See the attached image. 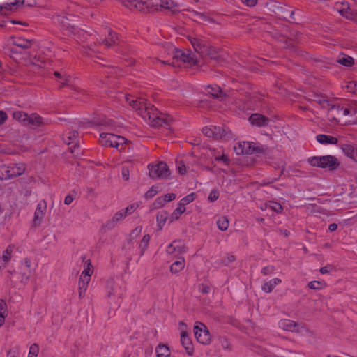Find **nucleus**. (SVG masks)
I'll return each instance as SVG.
<instances>
[{
  "label": "nucleus",
  "instance_id": "f257e3e1",
  "mask_svg": "<svg viewBox=\"0 0 357 357\" xmlns=\"http://www.w3.org/2000/svg\"><path fill=\"white\" fill-rule=\"evenodd\" d=\"M124 98L126 102L151 126L160 127L169 125L172 119L159 112L153 105L148 103L144 98L124 96Z\"/></svg>",
  "mask_w": 357,
  "mask_h": 357
},
{
  "label": "nucleus",
  "instance_id": "f03ea898",
  "mask_svg": "<svg viewBox=\"0 0 357 357\" xmlns=\"http://www.w3.org/2000/svg\"><path fill=\"white\" fill-rule=\"evenodd\" d=\"M125 7L135 8L143 12L166 11L175 15L180 11V5L173 0H160V3L153 4L146 0H118Z\"/></svg>",
  "mask_w": 357,
  "mask_h": 357
},
{
  "label": "nucleus",
  "instance_id": "7ed1b4c3",
  "mask_svg": "<svg viewBox=\"0 0 357 357\" xmlns=\"http://www.w3.org/2000/svg\"><path fill=\"white\" fill-rule=\"evenodd\" d=\"M188 38L195 51L201 57L208 56L215 61H219L220 60L221 55L218 53L217 49L211 47L204 38L192 36H189Z\"/></svg>",
  "mask_w": 357,
  "mask_h": 357
},
{
  "label": "nucleus",
  "instance_id": "20e7f679",
  "mask_svg": "<svg viewBox=\"0 0 357 357\" xmlns=\"http://www.w3.org/2000/svg\"><path fill=\"white\" fill-rule=\"evenodd\" d=\"M167 54L172 55V59L176 62H182L189 66H194L199 63L197 56L191 51L183 52L174 47L172 44H167Z\"/></svg>",
  "mask_w": 357,
  "mask_h": 357
},
{
  "label": "nucleus",
  "instance_id": "39448f33",
  "mask_svg": "<svg viewBox=\"0 0 357 357\" xmlns=\"http://www.w3.org/2000/svg\"><path fill=\"white\" fill-rule=\"evenodd\" d=\"M99 141L102 146L114 147L119 151H122L126 144L123 137L109 132L101 133Z\"/></svg>",
  "mask_w": 357,
  "mask_h": 357
},
{
  "label": "nucleus",
  "instance_id": "423d86ee",
  "mask_svg": "<svg viewBox=\"0 0 357 357\" xmlns=\"http://www.w3.org/2000/svg\"><path fill=\"white\" fill-rule=\"evenodd\" d=\"M149 176L153 179H167L169 178L170 171L167 165L162 161L148 165Z\"/></svg>",
  "mask_w": 357,
  "mask_h": 357
},
{
  "label": "nucleus",
  "instance_id": "0eeeda50",
  "mask_svg": "<svg viewBox=\"0 0 357 357\" xmlns=\"http://www.w3.org/2000/svg\"><path fill=\"white\" fill-rule=\"evenodd\" d=\"M309 163L314 167L335 169L339 165L337 159L332 155L315 156L308 159Z\"/></svg>",
  "mask_w": 357,
  "mask_h": 357
},
{
  "label": "nucleus",
  "instance_id": "6e6552de",
  "mask_svg": "<svg viewBox=\"0 0 357 357\" xmlns=\"http://www.w3.org/2000/svg\"><path fill=\"white\" fill-rule=\"evenodd\" d=\"M194 335L199 343L208 344L211 342V335L207 327L202 322L197 321L193 328Z\"/></svg>",
  "mask_w": 357,
  "mask_h": 357
},
{
  "label": "nucleus",
  "instance_id": "1a4fd4ad",
  "mask_svg": "<svg viewBox=\"0 0 357 357\" xmlns=\"http://www.w3.org/2000/svg\"><path fill=\"white\" fill-rule=\"evenodd\" d=\"M234 151L237 155L252 154L255 152H262L263 147L256 146L254 143L250 142H241L238 143L234 147Z\"/></svg>",
  "mask_w": 357,
  "mask_h": 357
},
{
  "label": "nucleus",
  "instance_id": "9d476101",
  "mask_svg": "<svg viewBox=\"0 0 357 357\" xmlns=\"http://www.w3.org/2000/svg\"><path fill=\"white\" fill-rule=\"evenodd\" d=\"M2 179H9L14 176L22 175L25 171L24 164H15L8 167H2Z\"/></svg>",
  "mask_w": 357,
  "mask_h": 357
},
{
  "label": "nucleus",
  "instance_id": "9b49d317",
  "mask_svg": "<svg viewBox=\"0 0 357 357\" xmlns=\"http://www.w3.org/2000/svg\"><path fill=\"white\" fill-rule=\"evenodd\" d=\"M318 102L321 105L322 107L328 109L329 112H333V110H337V112H342V114L344 116H347L351 112L352 114H356V112L355 109L350 110L348 108H342L340 105H331L328 100L325 99H320L318 100Z\"/></svg>",
  "mask_w": 357,
  "mask_h": 357
},
{
  "label": "nucleus",
  "instance_id": "f8f14e48",
  "mask_svg": "<svg viewBox=\"0 0 357 357\" xmlns=\"http://www.w3.org/2000/svg\"><path fill=\"white\" fill-rule=\"evenodd\" d=\"M187 251L185 244L179 241H174L167 248V252L169 255L183 254Z\"/></svg>",
  "mask_w": 357,
  "mask_h": 357
},
{
  "label": "nucleus",
  "instance_id": "ddd939ff",
  "mask_svg": "<svg viewBox=\"0 0 357 357\" xmlns=\"http://www.w3.org/2000/svg\"><path fill=\"white\" fill-rule=\"evenodd\" d=\"M107 296L109 298L112 296L121 298L124 293L123 289L113 281H110L107 283Z\"/></svg>",
  "mask_w": 357,
  "mask_h": 357
},
{
  "label": "nucleus",
  "instance_id": "4468645a",
  "mask_svg": "<svg viewBox=\"0 0 357 357\" xmlns=\"http://www.w3.org/2000/svg\"><path fill=\"white\" fill-rule=\"evenodd\" d=\"M181 342L187 354L190 356L192 355L194 352V347L187 331L184 330H182V332L181 333Z\"/></svg>",
  "mask_w": 357,
  "mask_h": 357
},
{
  "label": "nucleus",
  "instance_id": "2eb2a0df",
  "mask_svg": "<svg viewBox=\"0 0 357 357\" xmlns=\"http://www.w3.org/2000/svg\"><path fill=\"white\" fill-rule=\"evenodd\" d=\"M279 327L284 331L291 332H299L300 326L294 321L289 319H282L278 323Z\"/></svg>",
  "mask_w": 357,
  "mask_h": 357
},
{
  "label": "nucleus",
  "instance_id": "dca6fc26",
  "mask_svg": "<svg viewBox=\"0 0 357 357\" xmlns=\"http://www.w3.org/2000/svg\"><path fill=\"white\" fill-rule=\"evenodd\" d=\"M24 3V0H12L11 2L1 6V13L2 15H8L10 11L16 10L19 6H22Z\"/></svg>",
  "mask_w": 357,
  "mask_h": 357
},
{
  "label": "nucleus",
  "instance_id": "f3484780",
  "mask_svg": "<svg viewBox=\"0 0 357 357\" xmlns=\"http://www.w3.org/2000/svg\"><path fill=\"white\" fill-rule=\"evenodd\" d=\"M126 216L123 210L119 211L113 215L112 219L106 222L105 227L107 229H111L114 228L118 222H121Z\"/></svg>",
  "mask_w": 357,
  "mask_h": 357
},
{
  "label": "nucleus",
  "instance_id": "a211bd4d",
  "mask_svg": "<svg viewBox=\"0 0 357 357\" xmlns=\"http://www.w3.org/2000/svg\"><path fill=\"white\" fill-rule=\"evenodd\" d=\"M214 139H229L231 137L230 130L223 126H214Z\"/></svg>",
  "mask_w": 357,
  "mask_h": 357
},
{
  "label": "nucleus",
  "instance_id": "6ab92c4d",
  "mask_svg": "<svg viewBox=\"0 0 357 357\" xmlns=\"http://www.w3.org/2000/svg\"><path fill=\"white\" fill-rule=\"evenodd\" d=\"M47 209V204L45 201L38 203L34 213V222L40 223L43 218Z\"/></svg>",
  "mask_w": 357,
  "mask_h": 357
},
{
  "label": "nucleus",
  "instance_id": "aec40b11",
  "mask_svg": "<svg viewBox=\"0 0 357 357\" xmlns=\"http://www.w3.org/2000/svg\"><path fill=\"white\" fill-rule=\"evenodd\" d=\"M249 121L251 124L257 126H266L269 121L268 118L257 113L252 114L249 118Z\"/></svg>",
  "mask_w": 357,
  "mask_h": 357
},
{
  "label": "nucleus",
  "instance_id": "412c9836",
  "mask_svg": "<svg viewBox=\"0 0 357 357\" xmlns=\"http://www.w3.org/2000/svg\"><path fill=\"white\" fill-rule=\"evenodd\" d=\"M44 123L43 119L37 114L33 113L30 115L27 114V118L24 126H30L33 127H38Z\"/></svg>",
  "mask_w": 357,
  "mask_h": 357
},
{
  "label": "nucleus",
  "instance_id": "4be33fe9",
  "mask_svg": "<svg viewBox=\"0 0 357 357\" xmlns=\"http://www.w3.org/2000/svg\"><path fill=\"white\" fill-rule=\"evenodd\" d=\"M206 91L208 94L211 95L213 97L218 99L219 100H222L225 98V93H223L221 89L216 85L208 86L206 89Z\"/></svg>",
  "mask_w": 357,
  "mask_h": 357
},
{
  "label": "nucleus",
  "instance_id": "5701e85b",
  "mask_svg": "<svg viewBox=\"0 0 357 357\" xmlns=\"http://www.w3.org/2000/svg\"><path fill=\"white\" fill-rule=\"evenodd\" d=\"M316 139L318 142L322 144H336L338 142L337 138L323 134L317 135Z\"/></svg>",
  "mask_w": 357,
  "mask_h": 357
},
{
  "label": "nucleus",
  "instance_id": "b1692460",
  "mask_svg": "<svg viewBox=\"0 0 357 357\" xmlns=\"http://www.w3.org/2000/svg\"><path fill=\"white\" fill-rule=\"evenodd\" d=\"M282 282L281 280L278 278H275L273 279L270 280L269 281L265 282L261 289L266 293H271L273 289L277 285L280 284Z\"/></svg>",
  "mask_w": 357,
  "mask_h": 357
},
{
  "label": "nucleus",
  "instance_id": "393cba45",
  "mask_svg": "<svg viewBox=\"0 0 357 357\" xmlns=\"http://www.w3.org/2000/svg\"><path fill=\"white\" fill-rule=\"evenodd\" d=\"M11 40L14 45L22 50L29 49L31 47V41L22 38H12Z\"/></svg>",
  "mask_w": 357,
  "mask_h": 357
},
{
  "label": "nucleus",
  "instance_id": "a878e982",
  "mask_svg": "<svg viewBox=\"0 0 357 357\" xmlns=\"http://www.w3.org/2000/svg\"><path fill=\"white\" fill-rule=\"evenodd\" d=\"M91 276L90 275H81L79 281V296H81L84 294L86 290V287L88 286L89 282H90Z\"/></svg>",
  "mask_w": 357,
  "mask_h": 357
},
{
  "label": "nucleus",
  "instance_id": "bb28decb",
  "mask_svg": "<svg viewBox=\"0 0 357 357\" xmlns=\"http://www.w3.org/2000/svg\"><path fill=\"white\" fill-rule=\"evenodd\" d=\"M185 267V259L183 257L178 258L177 261L174 262L170 266V272L172 273H177L182 271Z\"/></svg>",
  "mask_w": 357,
  "mask_h": 357
},
{
  "label": "nucleus",
  "instance_id": "cd10ccee",
  "mask_svg": "<svg viewBox=\"0 0 357 357\" xmlns=\"http://www.w3.org/2000/svg\"><path fill=\"white\" fill-rule=\"evenodd\" d=\"M21 274H22V278H21L22 282H24V283L26 282L29 280L31 275L30 264L28 261H26L24 265L22 267Z\"/></svg>",
  "mask_w": 357,
  "mask_h": 357
},
{
  "label": "nucleus",
  "instance_id": "c85d7f7f",
  "mask_svg": "<svg viewBox=\"0 0 357 357\" xmlns=\"http://www.w3.org/2000/svg\"><path fill=\"white\" fill-rule=\"evenodd\" d=\"M342 149L345 155L354 160V156H356L357 153V149L351 144H344L342 146Z\"/></svg>",
  "mask_w": 357,
  "mask_h": 357
},
{
  "label": "nucleus",
  "instance_id": "c756f323",
  "mask_svg": "<svg viewBox=\"0 0 357 357\" xmlns=\"http://www.w3.org/2000/svg\"><path fill=\"white\" fill-rule=\"evenodd\" d=\"M157 357H170V351L167 346L159 344L155 349Z\"/></svg>",
  "mask_w": 357,
  "mask_h": 357
},
{
  "label": "nucleus",
  "instance_id": "7c9ffc66",
  "mask_svg": "<svg viewBox=\"0 0 357 357\" xmlns=\"http://www.w3.org/2000/svg\"><path fill=\"white\" fill-rule=\"evenodd\" d=\"M190 19L195 22H198L199 21H208L211 20L207 14L198 12H192Z\"/></svg>",
  "mask_w": 357,
  "mask_h": 357
},
{
  "label": "nucleus",
  "instance_id": "2f4dec72",
  "mask_svg": "<svg viewBox=\"0 0 357 357\" xmlns=\"http://www.w3.org/2000/svg\"><path fill=\"white\" fill-rule=\"evenodd\" d=\"M337 61L339 63L347 67L351 66L354 64V59L344 54L340 56L337 58Z\"/></svg>",
  "mask_w": 357,
  "mask_h": 357
},
{
  "label": "nucleus",
  "instance_id": "473e14b6",
  "mask_svg": "<svg viewBox=\"0 0 357 357\" xmlns=\"http://www.w3.org/2000/svg\"><path fill=\"white\" fill-rule=\"evenodd\" d=\"M217 225L220 230L226 231L229 225V222L226 216H221L217 220Z\"/></svg>",
  "mask_w": 357,
  "mask_h": 357
},
{
  "label": "nucleus",
  "instance_id": "72a5a7b5",
  "mask_svg": "<svg viewBox=\"0 0 357 357\" xmlns=\"http://www.w3.org/2000/svg\"><path fill=\"white\" fill-rule=\"evenodd\" d=\"M13 117L14 119L25 125V122L27 118V114L22 111H16L13 112Z\"/></svg>",
  "mask_w": 357,
  "mask_h": 357
},
{
  "label": "nucleus",
  "instance_id": "f704fd0d",
  "mask_svg": "<svg viewBox=\"0 0 357 357\" xmlns=\"http://www.w3.org/2000/svg\"><path fill=\"white\" fill-rule=\"evenodd\" d=\"M13 251V246L9 245L6 248V249L3 252V255L1 257L2 261L8 263L11 259L12 253Z\"/></svg>",
  "mask_w": 357,
  "mask_h": 357
},
{
  "label": "nucleus",
  "instance_id": "c9c22d12",
  "mask_svg": "<svg viewBox=\"0 0 357 357\" xmlns=\"http://www.w3.org/2000/svg\"><path fill=\"white\" fill-rule=\"evenodd\" d=\"M185 208L178 203V207L173 211L171 215L172 221L178 220L179 217L185 212Z\"/></svg>",
  "mask_w": 357,
  "mask_h": 357
},
{
  "label": "nucleus",
  "instance_id": "e433bc0d",
  "mask_svg": "<svg viewBox=\"0 0 357 357\" xmlns=\"http://www.w3.org/2000/svg\"><path fill=\"white\" fill-rule=\"evenodd\" d=\"M266 208H270L276 213H281L282 211V207L279 203L272 201L266 204Z\"/></svg>",
  "mask_w": 357,
  "mask_h": 357
},
{
  "label": "nucleus",
  "instance_id": "4c0bfd02",
  "mask_svg": "<svg viewBox=\"0 0 357 357\" xmlns=\"http://www.w3.org/2000/svg\"><path fill=\"white\" fill-rule=\"evenodd\" d=\"M54 75L57 78V79H64V82H63V86H68L70 81V77L69 75H67L66 73H61L58 71H55L54 73Z\"/></svg>",
  "mask_w": 357,
  "mask_h": 357
},
{
  "label": "nucleus",
  "instance_id": "58836bf2",
  "mask_svg": "<svg viewBox=\"0 0 357 357\" xmlns=\"http://www.w3.org/2000/svg\"><path fill=\"white\" fill-rule=\"evenodd\" d=\"M150 241V236L149 235H144L143 238L142 239L140 243H139V249L141 250V255H143L145 250L149 245V243Z\"/></svg>",
  "mask_w": 357,
  "mask_h": 357
},
{
  "label": "nucleus",
  "instance_id": "ea45409f",
  "mask_svg": "<svg viewBox=\"0 0 357 357\" xmlns=\"http://www.w3.org/2000/svg\"><path fill=\"white\" fill-rule=\"evenodd\" d=\"M195 196L196 195L194 192L188 195L187 196L181 199V201L179 202L180 205H182L183 207H185V205L194 201V199H195Z\"/></svg>",
  "mask_w": 357,
  "mask_h": 357
},
{
  "label": "nucleus",
  "instance_id": "a19ab883",
  "mask_svg": "<svg viewBox=\"0 0 357 357\" xmlns=\"http://www.w3.org/2000/svg\"><path fill=\"white\" fill-rule=\"evenodd\" d=\"M6 303L3 301H0V327L3 325L5 320V312H6Z\"/></svg>",
  "mask_w": 357,
  "mask_h": 357
},
{
  "label": "nucleus",
  "instance_id": "79ce46f5",
  "mask_svg": "<svg viewBox=\"0 0 357 357\" xmlns=\"http://www.w3.org/2000/svg\"><path fill=\"white\" fill-rule=\"evenodd\" d=\"M77 136H78V133L77 131L73 130L72 132H69L68 133L67 139H65V142L68 144L74 143V142L76 140Z\"/></svg>",
  "mask_w": 357,
  "mask_h": 357
},
{
  "label": "nucleus",
  "instance_id": "37998d69",
  "mask_svg": "<svg viewBox=\"0 0 357 357\" xmlns=\"http://www.w3.org/2000/svg\"><path fill=\"white\" fill-rule=\"evenodd\" d=\"M345 87L349 92L357 94V82L354 81L349 82Z\"/></svg>",
  "mask_w": 357,
  "mask_h": 357
},
{
  "label": "nucleus",
  "instance_id": "c03bdc74",
  "mask_svg": "<svg viewBox=\"0 0 357 357\" xmlns=\"http://www.w3.org/2000/svg\"><path fill=\"white\" fill-rule=\"evenodd\" d=\"M214 126H207L203 128L202 132L204 135L208 137L214 138Z\"/></svg>",
  "mask_w": 357,
  "mask_h": 357
},
{
  "label": "nucleus",
  "instance_id": "a18cd8bd",
  "mask_svg": "<svg viewBox=\"0 0 357 357\" xmlns=\"http://www.w3.org/2000/svg\"><path fill=\"white\" fill-rule=\"evenodd\" d=\"M176 168L178 169V172L181 174H184L187 171L185 165L183 163L182 160L176 161Z\"/></svg>",
  "mask_w": 357,
  "mask_h": 357
},
{
  "label": "nucleus",
  "instance_id": "49530a36",
  "mask_svg": "<svg viewBox=\"0 0 357 357\" xmlns=\"http://www.w3.org/2000/svg\"><path fill=\"white\" fill-rule=\"evenodd\" d=\"M129 357H146V354L142 349L139 348L130 354Z\"/></svg>",
  "mask_w": 357,
  "mask_h": 357
},
{
  "label": "nucleus",
  "instance_id": "de8ad7c7",
  "mask_svg": "<svg viewBox=\"0 0 357 357\" xmlns=\"http://www.w3.org/2000/svg\"><path fill=\"white\" fill-rule=\"evenodd\" d=\"M93 267L91 264L90 262H88L86 263V264L84 266V271L82 272V274L81 275H91V274L93 273Z\"/></svg>",
  "mask_w": 357,
  "mask_h": 357
},
{
  "label": "nucleus",
  "instance_id": "09e8293b",
  "mask_svg": "<svg viewBox=\"0 0 357 357\" xmlns=\"http://www.w3.org/2000/svg\"><path fill=\"white\" fill-rule=\"evenodd\" d=\"M158 193V188L152 186L146 193L145 197L147 199L152 198Z\"/></svg>",
  "mask_w": 357,
  "mask_h": 357
},
{
  "label": "nucleus",
  "instance_id": "8fccbe9b",
  "mask_svg": "<svg viewBox=\"0 0 357 357\" xmlns=\"http://www.w3.org/2000/svg\"><path fill=\"white\" fill-rule=\"evenodd\" d=\"M38 352V347L37 344H33L30 347L28 357H37Z\"/></svg>",
  "mask_w": 357,
  "mask_h": 357
},
{
  "label": "nucleus",
  "instance_id": "3c124183",
  "mask_svg": "<svg viewBox=\"0 0 357 357\" xmlns=\"http://www.w3.org/2000/svg\"><path fill=\"white\" fill-rule=\"evenodd\" d=\"M138 207L137 204H132L129 205L128 207H126L123 211L126 213V215H130Z\"/></svg>",
  "mask_w": 357,
  "mask_h": 357
},
{
  "label": "nucleus",
  "instance_id": "603ef678",
  "mask_svg": "<svg viewBox=\"0 0 357 357\" xmlns=\"http://www.w3.org/2000/svg\"><path fill=\"white\" fill-rule=\"evenodd\" d=\"M322 285V283L319 281H312L308 283V287L311 289H320Z\"/></svg>",
  "mask_w": 357,
  "mask_h": 357
},
{
  "label": "nucleus",
  "instance_id": "864d4df0",
  "mask_svg": "<svg viewBox=\"0 0 357 357\" xmlns=\"http://www.w3.org/2000/svg\"><path fill=\"white\" fill-rule=\"evenodd\" d=\"M116 43V38H114V33L112 32L109 34V38L105 40V45L107 47H111L112 44Z\"/></svg>",
  "mask_w": 357,
  "mask_h": 357
},
{
  "label": "nucleus",
  "instance_id": "5fc2aeb1",
  "mask_svg": "<svg viewBox=\"0 0 357 357\" xmlns=\"http://www.w3.org/2000/svg\"><path fill=\"white\" fill-rule=\"evenodd\" d=\"M275 267L273 266H267L261 269V273L264 275H271L273 273Z\"/></svg>",
  "mask_w": 357,
  "mask_h": 357
},
{
  "label": "nucleus",
  "instance_id": "6e6d98bb",
  "mask_svg": "<svg viewBox=\"0 0 357 357\" xmlns=\"http://www.w3.org/2000/svg\"><path fill=\"white\" fill-rule=\"evenodd\" d=\"M166 204L165 199L163 197H158L155 202L154 206L155 208H160Z\"/></svg>",
  "mask_w": 357,
  "mask_h": 357
},
{
  "label": "nucleus",
  "instance_id": "4d7b16f0",
  "mask_svg": "<svg viewBox=\"0 0 357 357\" xmlns=\"http://www.w3.org/2000/svg\"><path fill=\"white\" fill-rule=\"evenodd\" d=\"M218 197L219 192L216 190H213L211 191L208 199L211 202H214L218 199Z\"/></svg>",
  "mask_w": 357,
  "mask_h": 357
},
{
  "label": "nucleus",
  "instance_id": "13d9d810",
  "mask_svg": "<svg viewBox=\"0 0 357 357\" xmlns=\"http://www.w3.org/2000/svg\"><path fill=\"white\" fill-rule=\"evenodd\" d=\"M121 175L125 181H128L130 178V172L128 167H123L121 169Z\"/></svg>",
  "mask_w": 357,
  "mask_h": 357
},
{
  "label": "nucleus",
  "instance_id": "bf43d9fd",
  "mask_svg": "<svg viewBox=\"0 0 357 357\" xmlns=\"http://www.w3.org/2000/svg\"><path fill=\"white\" fill-rule=\"evenodd\" d=\"M220 344H221L222 347L224 349H230V343L227 339H225V338L220 339Z\"/></svg>",
  "mask_w": 357,
  "mask_h": 357
},
{
  "label": "nucleus",
  "instance_id": "052dcab7",
  "mask_svg": "<svg viewBox=\"0 0 357 357\" xmlns=\"http://www.w3.org/2000/svg\"><path fill=\"white\" fill-rule=\"evenodd\" d=\"M142 231V227H137L135 229L132 230L130 236L132 238L137 237Z\"/></svg>",
  "mask_w": 357,
  "mask_h": 357
},
{
  "label": "nucleus",
  "instance_id": "680f3d73",
  "mask_svg": "<svg viewBox=\"0 0 357 357\" xmlns=\"http://www.w3.org/2000/svg\"><path fill=\"white\" fill-rule=\"evenodd\" d=\"M176 197V196L175 193H168L163 196V197L165 199L166 203L175 199Z\"/></svg>",
  "mask_w": 357,
  "mask_h": 357
},
{
  "label": "nucleus",
  "instance_id": "e2e57ef3",
  "mask_svg": "<svg viewBox=\"0 0 357 357\" xmlns=\"http://www.w3.org/2000/svg\"><path fill=\"white\" fill-rule=\"evenodd\" d=\"M100 123L101 125H104V126H108L109 128H110L112 130L114 128V126L113 124V121L112 120H104L102 122H100Z\"/></svg>",
  "mask_w": 357,
  "mask_h": 357
},
{
  "label": "nucleus",
  "instance_id": "0e129e2a",
  "mask_svg": "<svg viewBox=\"0 0 357 357\" xmlns=\"http://www.w3.org/2000/svg\"><path fill=\"white\" fill-rule=\"evenodd\" d=\"M241 2L248 6H254L256 3L257 0H241Z\"/></svg>",
  "mask_w": 357,
  "mask_h": 357
},
{
  "label": "nucleus",
  "instance_id": "69168bd1",
  "mask_svg": "<svg viewBox=\"0 0 357 357\" xmlns=\"http://www.w3.org/2000/svg\"><path fill=\"white\" fill-rule=\"evenodd\" d=\"M7 357H17V349L10 350L7 354Z\"/></svg>",
  "mask_w": 357,
  "mask_h": 357
},
{
  "label": "nucleus",
  "instance_id": "338daca9",
  "mask_svg": "<svg viewBox=\"0 0 357 357\" xmlns=\"http://www.w3.org/2000/svg\"><path fill=\"white\" fill-rule=\"evenodd\" d=\"M331 270H332V267L331 266H326L320 268V272L322 274H326L329 273Z\"/></svg>",
  "mask_w": 357,
  "mask_h": 357
},
{
  "label": "nucleus",
  "instance_id": "774afa93",
  "mask_svg": "<svg viewBox=\"0 0 357 357\" xmlns=\"http://www.w3.org/2000/svg\"><path fill=\"white\" fill-rule=\"evenodd\" d=\"M73 201V197L71 195H67L64 199V203L66 205H69Z\"/></svg>",
  "mask_w": 357,
  "mask_h": 357
}]
</instances>
